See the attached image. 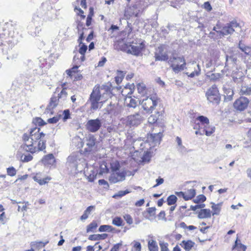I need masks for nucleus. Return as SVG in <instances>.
<instances>
[{"label":"nucleus","mask_w":251,"mask_h":251,"mask_svg":"<svg viewBox=\"0 0 251 251\" xmlns=\"http://www.w3.org/2000/svg\"><path fill=\"white\" fill-rule=\"evenodd\" d=\"M45 136L46 134L41 131L40 127L36 126L30 128L22 135L23 144L21 146V150L31 154L42 151L45 152L47 143Z\"/></svg>","instance_id":"obj_1"},{"label":"nucleus","mask_w":251,"mask_h":251,"mask_svg":"<svg viewBox=\"0 0 251 251\" xmlns=\"http://www.w3.org/2000/svg\"><path fill=\"white\" fill-rule=\"evenodd\" d=\"M155 61H166L171 64L173 71L177 73L185 68L186 62L182 57L173 56L169 59L167 46L165 45H160L154 53Z\"/></svg>","instance_id":"obj_2"},{"label":"nucleus","mask_w":251,"mask_h":251,"mask_svg":"<svg viewBox=\"0 0 251 251\" xmlns=\"http://www.w3.org/2000/svg\"><path fill=\"white\" fill-rule=\"evenodd\" d=\"M111 95V88L108 85L96 86L90 97L91 108L96 110L100 107L102 101L107 100Z\"/></svg>","instance_id":"obj_3"},{"label":"nucleus","mask_w":251,"mask_h":251,"mask_svg":"<svg viewBox=\"0 0 251 251\" xmlns=\"http://www.w3.org/2000/svg\"><path fill=\"white\" fill-rule=\"evenodd\" d=\"M220 28L214 27L213 30L215 31L220 36L228 35L232 34L234 32L239 31L241 30V27L236 21H231L229 23L226 24L223 27L221 30H218Z\"/></svg>","instance_id":"obj_4"},{"label":"nucleus","mask_w":251,"mask_h":251,"mask_svg":"<svg viewBox=\"0 0 251 251\" xmlns=\"http://www.w3.org/2000/svg\"><path fill=\"white\" fill-rule=\"evenodd\" d=\"M159 102L160 99L154 95L143 99L141 104L147 113H152Z\"/></svg>","instance_id":"obj_5"},{"label":"nucleus","mask_w":251,"mask_h":251,"mask_svg":"<svg viewBox=\"0 0 251 251\" xmlns=\"http://www.w3.org/2000/svg\"><path fill=\"white\" fill-rule=\"evenodd\" d=\"M206 96L208 101L213 104H218L221 100L219 90L216 85H212L207 90Z\"/></svg>","instance_id":"obj_6"},{"label":"nucleus","mask_w":251,"mask_h":251,"mask_svg":"<svg viewBox=\"0 0 251 251\" xmlns=\"http://www.w3.org/2000/svg\"><path fill=\"white\" fill-rule=\"evenodd\" d=\"M128 3L126 4V7L125 9V15L126 16L131 17L135 16L137 17L139 10L137 7V0H126Z\"/></svg>","instance_id":"obj_7"},{"label":"nucleus","mask_w":251,"mask_h":251,"mask_svg":"<svg viewBox=\"0 0 251 251\" xmlns=\"http://www.w3.org/2000/svg\"><path fill=\"white\" fill-rule=\"evenodd\" d=\"M96 144V138L94 136L91 134H89L83 138V141L81 142V147L84 148L85 145L87 147L84 148V151L88 152L92 151V148L94 147Z\"/></svg>","instance_id":"obj_8"},{"label":"nucleus","mask_w":251,"mask_h":251,"mask_svg":"<svg viewBox=\"0 0 251 251\" xmlns=\"http://www.w3.org/2000/svg\"><path fill=\"white\" fill-rule=\"evenodd\" d=\"M102 124L101 120L99 118L91 119L87 122L85 127L86 129L89 132L94 133L96 132L100 129Z\"/></svg>","instance_id":"obj_9"},{"label":"nucleus","mask_w":251,"mask_h":251,"mask_svg":"<svg viewBox=\"0 0 251 251\" xmlns=\"http://www.w3.org/2000/svg\"><path fill=\"white\" fill-rule=\"evenodd\" d=\"M144 120V117L140 112L131 114L127 117L126 124L130 126H138Z\"/></svg>","instance_id":"obj_10"},{"label":"nucleus","mask_w":251,"mask_h":251,"mask_svg":"<svg viewBox=\"0 0 251 251\" xmlns=\"http://www.w3.org/2000/svg\"><path fill=\"white\" fill-rule=\"evenodd\" d=\"M249 102L250 100L247 98L241 96L235 101L233 107L236 110L242 111L248 107Z\"/></svg>","instance_id":"obj_11"},{"label":"nucleus","mask_w":251,"mask_h":251,"mask_svg":"<svg viewBox=\"0 0 251 251\" xmlns=\"http://www.w3.org/2000/svg\"><path fill=\"white\" fill-rule=\"evenodd\" d=\"M126 176V173L123 172L122 169L120 171L111 173L109 176L108 180L110 183L115 184L125 180Z\"/></svg>","instance_id":"obj_12"},{"label":"nucleus","mask_w":251,"mask_h":251,"mask_svg":"<svg viewBox=\"0 0 251 251\" xmlns=\"http://www.w3.org/2000/svg\"><path fill=\"white\" fill-rule=\"evenodd\" d=\"M33 179L40 185L48 184L52 179L50 176H45L41 172L36 173L34 174Z\"/></svg>","instance_id":"obj_13"},{"label":"nucleus","mask_w":251,"mask_h":251,"mask_svg":"<svg viewBox=\"0 0 251 251\" xmlns=\"http://www.w3.org/2000/svg\"><path fill=\"white\" fill-rule=\"evenodd\" d=\"M59 98L55 96H52L50 100V102L47 105L45 113L52 115L54 113V109L57 106L59 102Z\"/></svg>","instance_id":"obj_14"},{"label":"nucleus","mask_w":251,"mask_h":251,"mask_svg":"<svg viewBox=\"0 0 251 251\" xmlns=\"http://www.w3.org/2000/svg\"><path fill=\"white\" fill-rule=\"evenodd\" d=\"M237 89L240 96L251 95V84H247L245 82L238 85Z\"/></svg>","instance_id":"obj_15"},{"label":"nucleus","mask_w":251,"mask_h":251,"mask_svg":"<svg viewBox=\"0 0 251 251\" xmlns=\"http://www.w3.org/2000/svg\"><path fill=\"white\" fill-rule=\"evenodd\" d=\"M106 111L108 114L116 116L121 112V106L118 103L110 102L106 107Z\"/></svg>","instance_id":"obj_16"},{"label":"nucleus","mask_w":251,"mask_h":251,"mask_svg":"<svg viewBox=\"0 0 251 251\" xmlns=\"http://www.w3.org/2000/svg\"><path fill=\"white\" fill-rule=\"evenodd\" d=\"M144 48V44L141 43L138 45H130L127 50V53L138 56Z\"/></svg>","instance_id":"obj_17"},{"label":"nucleus","mask_w":251,"mask_h":251,"mask_svg":"<svg viewBox=\"0 0 251 251\" xmlns=\"http://www.w3.org/2000/svg\"><path fill=\"white\" fill-rule=\"evenodd\" d=\"M56 162L54 156L52 153L45 155L42 159V162L46 166L53 165Z\"/></svg>","instance_id":"obj_18"},{"label":"nucleus","mask_w":251,"mask_h":251,"mask_svg":"<svg viewBox=\"0 0 251 251\" xmlns=\"http://www.w3.org/2000/svg\"><path fill=\"white\" fill-rule=\"evenodd\" d=\"M162 134L161 132L157 133L151 134L148 137V140L149 142H152L154 145H159L160 144Z\"/></svg>","instance_id":"obj_19"},{"label":"nucleus","mask_w":251,"mask_h":251,"mask_svg":"<svg viewBox=\"0 0 251 251\" xmlns=\"http://www.w3.org/2000/svg\"><path fill=\"white\" fill-rule=\"evenodd\" d=\"M77 157L76 155L72 154L67 158V163L69 166L71 171H72L73 168L77 169Z\"/></svg>","instance_id":"obj_20"},{"label":"nucleus","mask_w":251,"mask_h":251,"mask_svg":"<svg viewBox=\"0 0 251 251\" xmlns=\"http://www.w3.org/2000/svg\"><path fill=\"white\" fill-rule=\"evenodd\" d=\"M232 78L233 81L239 85L244 82V79L245 77L243 73L242 72H234L232 75Z\"/></svg>","instance_id":"obj_21"},{"label":"nucleus","mask_w":251,"mask_h":251,"mask_svg":"<svg viewBox=\"0 0 251 251\" xmlns=\"http://www.w3.org/2000/svg\"><path fill=\"white\" fill-rule=\"evenodd\" d=\"M223 90L225 100L227 101L231 100L232 99V97L234 95L233 90L229 87L224 86L223 87Z\"/></svg>","instance_id":"obj_22"},{"label":"nucleus","mask_w":251,"mask_h":251,"mask_svg":"<svg viewBox=\"0 0 251 251\" xmlns=\"http://www.w3.org/2000/svg\"><path fill=\"white\" fill-rule=\"evenodd\" d=\"M184 249L186 251H190L194 246L195 243L191 240H183L180 244Z\"/></svg>","instance_id":"obj_23"},{"label":"nucleus","mask_w":251,"mask_h":251,"mask_svg":"<svg viewBox=\"0 0 251 251\" xmlns=\"http://www.w3.org/2000/svg\"><path fill=\"white\" fill-rule=\"evenodd\" d=\"M198 218L199 219L209 218L211 217V211L208 209H201L198 212Z\"/></svg>","instance_id":"obj_24"},{"label":"nucleus","mask_w":251,"mask_h":251,"mask_svg":"<svg viewBox=\"0 0 251 251\" xmlns=\"http://www.w3.org/2000/svg\"><path fill=\"white\" fill-rule=\"evenodd\" d=\"M48 243L49 241H47L46 242H43L42 241H35L31 243V246L36 250H40L44 247Z\"/></svg>","instance_id":"obj_25"},{"label":"nucleus","mask_w":251,"mask_h":251,"mask_svg":"<svg viewBox=\"0 0 251 251\" xmlns=\"http://www.w3.org/2000/svg\"><path fill=\"white\" fill-rule=\"evenodd\" d=\"M238 47L241 50L244 52L246 55H251V47L245 46L241 42L239 43Z\"/></svg>","instance_id":"obj_26"},{"label":"nucleus","mask_w":251,"mask_h":251,"mask_svg":"<svg viewBox=\"0 0 251 251\" xmlns=\"http://www.w3.org/2000/svg\"><path fill=\"white\" fill-rule=\"evenodd\" d=\"M185 197H184V199L185 201H188L189 200H191L196 195V190L194 189H190L188 190L186 192H185Z\"/></svg>","instance_id":"obj_27"},{"label":"nucleus","mask_w":251,"mask_h":251,"mask_svg":"<svg viewBox=\"0 0 251 251\" xmlns=\"http://www.w3.org/2000/svg\"><path fill=\"white\" fill-rule=\"evenodd\" d=\"M95 208V206L93 205L89 206L87 208V209L85 210L83 214L81 216V220H85L87 219L89 215L91 214L92 211L94 210Z\"/></svg>","instance_id":"obj_28"},{"label":"nucleus","mask_w":251,"mask_h":251,"mask_svg":"<svg viewBox=\"0 0 251 251\" xmlns=\"http://www.w3.org/2000/svg\"><path fill=\"white\" fill-rule=\"evenodd\" d=\"M107 237V234L103 233L101 234H94L90 235L89 239L93 241L99 240L100 239H104Z\"/></svg>","instance_id":"obj_29"},{"label":"nucleus","mask_w":251,"mask_h":251,"mask_svg":"<svg viewBox=\"0 0 251 251\" xmlns=\"http://www.w3.org/2000/svg\"><path fill=\"white\" fill-rule=\"evenodd\" d=\"M121 165L117 161H114L110 163V169L111 173L120 171Z\"/></svg>","instance_id":"obj_30"},{"label":"nucleus","mask_w":251,"mask_h":251,"mask_svg":"<svg viewBox=\"0 0 251 251\" xmlns=\"http://www.w3.org/2000/svg\"><path fill=\"white\" fill-rule=\"evenodd\" d=\"M148 248L150 251H158V247L157 243L154 240H150L148 242Z\"/></svg>","instance_id":"obj_31"},{"label":"nucleus","mask_w":251,"mask_h":251,"mask_svg":"<svg viewBox=\"0 0 251 251\" xmlns=\"http://www.w3.org/2000/svg\"><path fill=\"white\" fill-rule=\"evenodd\" d=\"M215 130V127L213 126H210L209 125L208 126L205 125L204 126V131H205V134L207 136H210Z\"/></svg>","instance_id":"obj_32"},{"label":"nucleus","mask_w":251,"mask_h":251,"mask_svg":"<svg viewBox=\"0 0 251 251\" xmlns=\"http://www.w3.org/2000/svg\"><path fill=\"white\" fill-rule=\"evenodd\" d=\"M237 61V57L234 55H226V65L234 64Z\"/></svg>","instance_id":"obj_33"},{"label":"nucleus","mask_w":251,"mask_h":251,"mask_svg":"<svg viewBox=\"0 0 251 251\" xmlns=\"http://www.w3.org/2000/svg\"><path fill=\"white\" fill-rule=\"evenodd\" d=\"M33 122L38 126H42L46 124V123L40 117H35L33 119Z\"/></svg>","instance_id":"obj_34"},{"label":"nucleus","mask_w":251,"mask_h":251,"mask_svg":"<svg viewBox=\"0 0 251 251\" xmlns=\"http://www.w3.org/2000/svg\"><path fill=\"white\" fill-rule=\"evenodd\" d=\"M160 116V113L157 112L155 115H151L148 118V122L150 124H153L156 123Z\"/></svg>","instance_id":"obj_35"},{"label":"nucleus","mask_w":251,"mask_h":251,"mask_svg":"<svg viewBox=\"0 0 251 251\" xmlns=\"http://www.w3.org/2000/svg\"><path fill=\"white\" fill-rule=\"evenodd\" d=\"M212 204L211 208L213 210V215H219L221 210V204H215V203L211 202Z\"/></svg>","instance_id":"obj_36"},{"label":"nucleus","mask_w":251,"mask_h":251,"mask_svg":"<svg viewBox=\"0 0 251 251\" xmlns=\"http://www.w3.org/2000/svg\"><path fill=\"white\" fill-rule=\"evenodd\" d=\"M20 159L23 162H28L33 159V156L30 154L27 155L22 154L20 155Z\"/></svg>","instance_id":"obj_37"},{"label":"nucleus","mask_w":251,"mask_h":251,"mask_svg":"<svg viewBox=\"0 0 251 251\" xmlns=\"http://www.w3.org/2000/svg\"><path fill=\"white\" fill-rule=\"evenodd\" d=\"M177 200V198L175 195H171L167 198V203L169 205H173L176 203Z\"/></svg>","instance_id":"obj_38"},{"label":"nucleus","mask_w":251,"mask_h":251,"mask_svg":"<svg viewBox=\"0 0 251 251\" xmlns=\"http://www.w3.org/2000/svg\"><path fill=\"white\" fill-rule=\"evenodd\" d=\"M126 102L128 101L129 102L127 103V106L129 107L135 108L137 105V101L131 98H128L126 99Z\"/></svg>","instance_id":"obj_39"},{"label":"nucleus","mask_w":251,"mask_h":251,"mask_svg":"<svg viewBox=\"0 0 251 251\" xmlns=\"http://www.w3.org/2000/svg\"><path fill=\"white\" fill-rule=\"evenodd\" d=\"M123 222L122 218L119 217H116L112 220V224L117 226H122Z\"/></svg>","instance_id":"obj_40"},{"label":"nucleus","mask_w":251,"mask_h":251,"mask_svg":"<svg viewBox=\"0 0 251 251\" xmlns=\"http://www.w3.org/2000/svg\"><path fill=\"white\" fill-rule=\"evenodd\" d=\"M197 120L199 121L203 125L205 124L206 125L208 126L209 124V119L204 116H200L198 117Z\"/></svg>","instance_id":"obj_41"},{"label":"nucleus","mask_w":251,"mask_h":251,"mask_svg":"<svg viewBox=\"0 0 251 251\" xmlns=\"http://www.w3.org/2000/svg\"><path fill=\"white\" fill-rule=\"evenodd\" d=\"M113 228V227L111 226L102 225L100 226L99 230L100 232L111 231Z\"/></svg>","instance_id":"obj_42"},{"label":"nucleus","mask_w":251,"mask_h":251,"mask_svg":"<svg viewBox=\"0 0 251 251\" xmlns=\"http://www.w3.org/2000/svg\"><path fill=\"white\" fill-rule=\"evenodd\" d=\"M78 68L77 66H75L71 69L67 70L66 71L67 75L71 77L73 76L75 73L77 72Z\"/></svg>","instance_id":"obj_43"},{"label":"nucleus","mask_w":251,"mask_h":251,"mask_svg":"<svg viewBox=\"0 0 251 251\" xmlns=\"http://www.w3.org/2000/svg\"><path fill=\"white\" fill-rule=\"evenodd\" d=\"M197 67H198V70H196L195 71L192 72L190 74H189V73H186V74L188 76H189L190 77H193L195 75H197V76L199 75L200 74V72H201V69H200L199 65H197Z\"/></svg>","instance_id":"obj_44"},{"label":"nucleus","mask_w":251,"mask_h":251,"mask_svg":"<svg viewBox=\"0 0 251 251\" xmlns=\"http://www.w3.org/2000/svg\"><path fill=\"white\" fill-rule=\"evenodd\" d=\"M205 200V196L201 194L198 195L197 198L193 200V201L196 203H199L201 202H204Z\"/></svg>","instance_id":"obj_45"},{"label":"nucleus","mask_w":251,"mask_h":251,"mask_svg":"<svg viewBox=\"0 0 251 251\" xmlns=\"http://www.w3.org/2000/svg\"><path fill=\"white\" fill-rule=\"evenodd\" d=\"M236 248H238V249L240 248V249H242L243 250V251H245L247 249L246 246H245L244 245H243L241 243H239V244L238 243V238H237L236 240L235 241V245L233 247L232 249L234 250Z\"/></svg>","instance_id":"obj_46"},{"label":"nucleus","mask_w":251,"mask_h":251,"mask_svg":"<svg viewBox=\"0 0 251 251\" xmlns=\"http://www.w3.org/2000/svg\"><path fill=\"white\" fill-rule=\"evenodd\" d=\"M137 90L139 93L143 94L145 92L146 86L144 83H138L137 86Z\"/></svg>","instance_id":"obj_47"},{"label":"nucleus","mask_w":251,"mask_h":251,"mask_svg":"<svg viewBox=\"0 0 251 251\" xmlns=\"http://www.w3.org/2000/svg\"><path fill=\"white\" fill-rule=\"evenodd\" d=\"M62 117L61 115H59L48 120V122L50 124H55L59 121Z\"/></svg>","instance_id":"obj_48"},{"label":"nucleus","mask_w":251,"mask_h":251,"mask_svg":"<svg viewBox=\"0 0 251 251\" xmlns=\"http://www.w3.org/2000/svg\"><path fill=\"white\" fill-rule=\"evenodd\" d=\"M222 76V75L219 73L212 74L210 75H208L210 80L216 81L219 79Z\"/></svg>","instance_id":"obj_49"},{"label":"nucleus","mask_w":251,"mask_h":251,"mask_svg":"<svg viewBox=\"0 0 251 251\" xmlns=\"http://www.w3.org/2000/svg\"><path fill=\"white\" fill-rule=\"evenodd\" d=\"M7 175L10 176H13L16 174V170L13 167H11L7 168Z\"/></svg>","instance_id":"obj_50"},{"label":"nucleus","mask_w":251,"mask_h":251,"mask_svg":"<svg viewBox=\"0 0 251 251\" xmlns=\"http://www.w3.org/2000/svg\"><path fill=\"white\" fill-rule=\"evenodd\" d=\"M161 251H169L168 249V244L164 242L160 241L159 242Z\"/></svg>","instance_id":"obj_51"},{"label":"nucleus","mask_w":251,"mask_h":251,"mask_svg":"<svg viewBox=\"0 0 251 251\" xmlns=\"http://www.w3.org/2000/svg\"><path fill=\"white\" fill-rule=\"evenodd\" d=\"M98 225L96 222H93L88 225L87 228V231L88 232L92 231L93 229L97 228Z\"/></svg>","instance_id":"obj_52"},{"label":"nucleus","mask_w":251,"mask_h":251,"mask_svg":"<svg viewBox=\"0 0 251 251\" xmlns=\"http://www.w3.org/2000/svg\"><path fill=\"white\" fill-rule=\"evenodd\" d=\"M124 218L128 224L131 225L132 224V223H133L132 218L130 215H129V214L125 215L124 216Z\"/></svg>","instance_id":"obj_53"},{"label":"nucleus","mask_w":251,"mask_h":251,"mask_svg":"<svg viewBox=\"0 0 251 251\" xmlns=\"http://www.w3.org/2000/svg\"><path fill=\"white\" fill-rule=\"evenodd\" d=\"M99 184L100 185H103V188L105 189H108L109 188V184L107 181L105 180L104 179H100L99 180Z\"/></svg>","instance_id":"obj_54"},{"label":"nucleus","mask_w":251,"mask_h":251,"mask_svg":"<svg viewBox=\"0 0 251 251\" xmlns=\"http://www.w3.org/2000/svg\"><path fill=\"white\" fill-rule=\"evenodd\" d=\"M0 222L1 224L4 225L6 222V217L4 212L0 214Z\"/></svg>","instance_id":"obj_55"},{"label":"nucleus","mask_w":251,"mask_h":251,"mask_svg":"<svg viewBox=\"0 0 251 251\" xmlns=\"http://www.w3.org/2000/svg\"><path fill=\"white\" fill-rule=\"evenodd\" d=\"M118 72L120 73V74H121V76H117L115 77V81L118 84L122 82V79L124 76V75L125 74L124 73L123 71H118Z\"/></svg>","instance_id":"obj_56"},{"label":"nucleus","mask_w":251,"mask_h":251,"mask_svg":"<svg viewBox=\"0 0 251 251\" xmlns=\"http://www.w3.org/2000/svg\"><path fill=\"white\" fill-rule=\"evenodd\" d=\"M205 207L204 204H197L196 205L193 206L191 205L190 206V209L193 211H196L197 209L199 208H202Z\"/></svg>","instance_id":"obj_57"},{"label":"nucleus","mask_w":251,"mask_h":251,"mask_svg":"<svg viewBox=\"0 0 251 251\" xmlns=\"http://www.w3.org/2000/svg\"><path fill=\"white\" fill-rule=\"evenodd\" d=\"M64 117H63V120L64 121H65L66 120L68 119L70 117V111L69 110H65L63 112Z\"/></svg>","instance_id":"obj_58"},{"label":"nucleus","mask_w":251,"mask_h":251,"mask_svg":"<svg viewBox=\"0 0 251 251\" xmlns=\"http://www.w3.org/2000/svg\"><path fill=\"white\" fill-rule=\"evenodd\" d=\"M134 250L132 251H141V244L138 242H136L134 245Z\"/></svg>","instance_id":"obj_59"},{"label":"nucleus","mask_w":251,"mask_h":251,"mask_svg":"<svg viewBox=\"0 0 251 251\" xmlns=\"http://www.w3.org/2000/svg\"><path fill=\"white\" fill-rule=\"evenodd\" d=\"M67 95V94L66 92V88H63L61 90V92L58 94L57 97L59 98V99H60L62 97H66Z\"/></svg>","instance_id":"obj_60"},{"label":"nucleus","mask_w":251,"mask_h":251,"mask_svg":"<svg viewBox=\"0 0 251 251\" xmlns=\"http://www.w3.org/2000/svg\"><path fill=\"white\" fill-rule=\"evenodd\" d=\"M87 50V46L84 44H83L79 48V53L83 54Z\"/></svg>","instance_id":"obj_61"},{"label":"nucleus","mask_w":251,"mask_h":251,"mask_svg":"<svg viewBox=\"0 0 251 251\" xmlns=\"http://www.w3.org/2000/svg\"><path fill=\"white\" fill-rule=\"evenodd\" d=\"M156 208L154 207L149 208L147 210L148 213L151 216H154L155 214Z\"/></svg>","instance_id":"obj_62"},{"label":"nucleus","mask_w":251,"mask_h":251,"mask_svg":"<svg viewBox=\"0 0 251 251\" xmlns=\"http://www.w3.org/2000/svg\"><path fill=\"white\" fill-rule=\"evenodd\" d=\"M203 7L208 11H210L212 10V7L208 1H206L204 3Z\"/></svg>","instance_id":"obj_63"},{"label":"nucleus","mask_w":251,"mask_h":251,"mask_svg":"<svg viewBox=\"0 0 251 251\" xmlns=\"http://www.w3.org/2000/svg\"><path fill=\"white\" fill-rule=\"evenodd\" d=\"M156 184L154 185L153 187H157V186L162 184L164 182V179L162 178H158L156 179Z\"/></svg>","instance_id":"obj_64"}]
</instances>
